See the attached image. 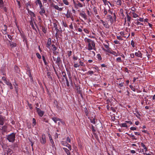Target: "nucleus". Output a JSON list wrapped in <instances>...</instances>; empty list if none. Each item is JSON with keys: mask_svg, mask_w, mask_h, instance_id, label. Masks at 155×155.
Segmentation results:
<instances>
[{"mask_svg": "<svg viewBox=\"0 0 155 155\" xmlns=\"http://www.w3.org/2000/svg\"><path fill=\"white\" fill-rule=\"evenodd\" d=\"M20 35L21 36V38L23 39V41L24 42L25 41V42H27V38L24 35L22 34L21 33H20Z\"/></svg>", "mask_w": 155, "mask_h": 155, "instance_id": "2eb2a0df", "label": "nucleus"}, {"mask_svg": "<svg viewBox=\"0 0 155 155\" xmlns=\"http://www.w3.org/2000/svg\"><path fill=\"white\" fill-rule=\"evenodd\" d=\"M74 66L75 68H77L78 67H79L80 66V64H78V63H76L75 62H74Z\"/></svg>", "mask_w": 155, "mask_h": 155, "instance_id": "ea45409f", "label": "nucleus"}, {"mask_svg": "<svg viewBox=\"0 0 155 155\" xmlns=\"http://www.w3.org/2000/svg\"><path fill=\"white\" fill-rule=\"evenodd\" d=\"M91 129L92 132L94 133H94L96 131V130L94 129V127L93 126V125H91Z\"/></svg>", "mask_w": 155, "mask_h": 155, "instance_id": "c03bdc74", "label": "nucleus"}, {"mask_svg": "<svg viewBox=\"0 0 155 155\" xmlns=\"http://www.w3.org/2000/svg\"><path fill=\"white\" fill-rule=\"evenodd\" d=\"M84 41L87 45V49L88 50L90 51L92 49L96 50L95 43L94 41L87 38H84Z\"/></svg>", "mask_w": 155, "mask_h": 155, "instance_id": "f257e3e1", "label": "nucleus"}, {"mask_svg": "<svg viewBox=\"0 0 155 155\" xmlns=\"http://www.w3.org/2000/svg\"><path fill=\"white\" fill-rule=\"evenodd\" d=\"M66 146L70 150H71V146L69 144L67 143Z\"/></svg>", "mask_w": 155, "mask_h": 155, "instance_id": "3c124183", "label": "nucleus"}, {"mask_svg": "<svg viewBox=\"0 0 155 155\" xmlns=\"http://www.w3.org/2000/svg\"><path fill=\"white\" fill-rule=\"evenodd\" d=\"M119 125L121 127H128L127 125V124L125 122L124 123L119 124Z\"/></svg>", "mask_w": 155, "mask_h": 155, "instance_id": "6ab92c4d", "label": "nucleus"}, {"mask_svg": "<svg viewBox=\"0 0 155 155\" xmlns=\"http://www.w3.org/2000/svg\"><path fill=\"white\" fill-rule=\"evenodd\" d=\"M137 112V114H136V117H137L138 118H140L139 117V116H140L141 115L138 112Z\"/></svg>", "mask_w": 155, "mask_h": 155, "instance_id": "680f3d73", "label": "nucleus"}, {"mask_svg": "<svg viewBox=\"0 0 155 155\" xmlns=\"http://www.w3.org/2000/svg\"><path fill=\"white\" fill-rule=\"evenodd\" d=\"M40 141L42 144H44L46 143V137L45 134H42V137L40 138Z\"/></svg>", "mask_w": 155, "mask_h": 155, "instance_id": "39448f33", "label": "nucleus"}, {"mask_svg": "<svg viewBox=\"0 0 155 155\" xmlns=\"http://www.w3.org/2000/svg\"><path fill=\"white\" fill-rule=\"evenodd\" d=\"M93 9L94 12L96 14H97V9H96V8L95 7H94L93 8Z\"/></svg>", "mask_w": 155, "mask_h": 155, "instance_id": "4d7b16f0", "label": "nucleus"}, {"mask_svg": "<svg viewBox=\"0 0 155 155\" xmlns=\"http://www.w3.org/2000/svg\"><path fill=\"white\" fill-rule=\"evenodd\" d=\"M63 1L64 4L65 5H69V2L67 0H63Z\"/></svg>", "mask_w": 155, "mask_h": 155, "instance_id": "a19ab883", "label": "nucleus"}, {"mask_svg": "<svg viewBox=\"0 0 155 155\" xmlns=\"http://www.w3.org/2000/svg\"><path fill=\"white\" fill-rule=\"evenodd\" d=\"M127 14V21L130 22V21L131 20V17L128 15L127 12H126Z\"/></svg>", "mask_w": 155, "mask_h": 155, "instance_id": "b1692460", "label": "nucleus"}, {"mask_svg": "<svg viewBox=\"0 0 155 155\" xmlns=\"http://www.w3.org/2000/svg\"><path fill=\"white\" fill-rule=\"evenodd\" d=\"M51 73L49 72H48L47 73V76L48 78H50L52 79V78L51 76L50 75Z\"/></svg>", "mask_w": 155, "mask_h": 155, "instance_id": "6e6d98bb", "label": "nucleus"}, {"mask_svg": "<svg viewBox=\"0 0 155 155\" xmlns=\"http://www.w3.org/2000/svg\"><path fill=\"white\" fill-rule=\"evenodd\" d=\"M27 127L28 129H30L31 128V125L30 124L28 123L27 124Z\"/></svg>", "mask_w": 155, "mask_h": 155, "instance_id": "052dcab7", "label": "nucleus"}, {"mask_svg": "<svg viewBox=\"0 0 155 155\" xmlns=\"http://www.w3.org/2000/svg\"><path fill=\"white\" fill-rule=\"evenodd\" d=\"M135 55L136 56L140 58H142V54L140 51H138L137 52L135 53Z\"/></svg>", "mask_w": 155, "mask_h": 155, "instance_id": "9d476101", "label": "nucleus"}, {"mask_svg": "<svg viewBox=\"0 0 155 155\" xmlns=\"http://www.w3.org/2000/svg\"><path fill=\"white\" fill-rule=\"evenodd\" d=\"M5 83L9 87L10 89H13V87L12 84L8 81H6Z\"/></svg>", "mask_w": 155, "mask_h": 155, "instance_id": "f3484780", "label": "nucleus"}, {"mask_svg": "<svg viewBox=\"0 0 155 155\" xmlns=\"http://www.w3.org/2000/svg\"><path fill=\"white\" fill-rule=\"evenodd\" d=\"M52 120L54 121L55 123H56L57 121H60L61 119H60L57 118L56 117H54L52 118Z\"/></svg>", "mask_w": 155, "mask_h": 155, "instance_id": "4be33fe9", "label": "nucleus"}, {"mask_svg": "<svg viewBox=\"0 0 155 155\" xmlns=\"http://www.w3.org/2000/svg\"><path fill=\"white\" fill-rule=\"evenodd\" d=\"M130 87L131 89L133 90L134 91H135L136 90L135 88L134 87L131 85H130L129 86Z\"/></svg>", "mask_w": 155, "mask_h": 155, "instance_id": "de8ad7c7", "label": "nucleus"}, {"mask_svg": "<svg viewBox=\"0 0 155 155\" xmlns=\"http://www.w3.org/2000/svg\"><path fill=\"white\" fill-rule=\"evenodd\" d=\"M103 24L104 26L107 28H109V25L108 23L104 21L103 20H101L100 21Z\"/></svg>", "mask_w": 155, "mask_h": 155, "instance_id": "9b49d317", "label": "nucleus"}, {"mask_svg": "<svg viewBox=\"0 0 155 155\" xmlns=\"http://www.w3.org/2000/svg\"><path fill=\"white\" fill-rule=\"evenodd\" d=\"M66 85L68 87H69L70 86L69 81L68 80L67 78H66Z\"/></svg>", "mask_w": 155, "mask_h": 155, "instance_id": "603ef678", "label": "nucleus"}, {"mask_svg": "<svg viewBox=\"0 0 155 155\" xmlns=\"http://www.w3.org/2000/svg\"><path fill=\"white\" fill-rule=\"evenodd\" d=\"M52 47H53V49H52V50L54 51H55L57 49V47H56L55 45H54V44H53L52 45Z\"/></svg>", "mask_w": 155, "mask_h": 155, "instance_id": "473e14b6", "label": "nucleus"}, {"mask_svg": "<svg viewBox=\"0 0 155 155\" xmlns=\"http://www.w3.org/2000/svg\"><path fill=\"white\" fill-rule=\"evenodd\" d=\"M5 120V117L0 115V125L2 126L4 125Z\"/></svg>", "mask_w": 155, "mask_h": 155, "instance_id": "423d86ee", "label": "nucleus"}, {"mask_svg": "<svg viewBox=\"0 0 155 155\" xmlns=\"http://www.w3.org/2000/svg\"><path fill=\"white\" fill-rule=\"evenodd\" d=\"M36 55L37 57L39 59L41 58V56L40 54L38 53H36Z\"/></svg>", "mask_w": 155, "mask_h": 155, "instance_id": "a18cd8bd", "label": "nucleus"}, {"mask_svg": "<svg viewBox=\"0 0 155 155\" xmlns=\"http://www.w3.org/2000/svg\"><path fill=\"white\" fill-rule=\"evenodd\" d=\"M130 129L132 130H136L137 129V127H131L130 128Z\"/></svg>", "mask_w": 155, "mask_h": 155, "instance_id": "13d9d810", "label": "nucleus"}, {"mask_svg": "<svg viewBox=\"0 0 155 155\" xmlns=\"http://www.w3.org/2000/svg\"><path fill=\"white\" fill-rule=\"evenodd\" d=\"M103 45L105 48H106L107 49H108L109 48L108 44V45H105L104 44H103Z\"/></svg>", "mask_w": 155, "mask_h": 155, "instance_id": "69168bd1", "label": "nucleus"}, {"mask_svg": "<svg viewBox=\"0 0 155 155\" xmlns=\"http://www.w3.org/2000/svg\"><path fill=\"white\" fill-rule=\"evenodd\" d=\"M80 15L85 20H86L87 19L86 15L84 12V13H81L80 14Z\"/></svg>", "mask_w": 155, "mask_h": 155, "instance_id": "412c9836", "label": "nucleus"}, {"mask_svg": "<svg viewBox=\"0 0 155 155\" xmlns=\"http://www.w3.org/2000/svg\"><path fill=\"white\" fill-rule=\"evenodd\" d=\"M35 108L39 116L41 117H42L44 114V112L37 107H36Z\"/></svg>", "mask_w": 155, "mask_h": 155, "instance_id": "20e7f679", "label": "nucleus"}, {"mask_svg": "<svg viewBox=\"0 0 155 155\" xmlns=\"http://www.w3.org/2000/svg\"><path fill=\"white\" fill-rule=\"evenodd\" d=\"M63 149L66 153L67 155H69V154H70V152L69 150L66 148H63Z\"/></svg>", "mask_w": 155, "mask_h": 155, "instance_id": "bb28decb", "label": "nucleus"}, {"mask_svg": "<svg viewBox=\"0 0 155 155\" xmlns=\"http://www.w3.org/2000/svg\"><path fill=\"white\" fill-rule=\"evenodd\" d=\"M7 26L6 25H4V28H3V30L4 31H5V34L6 33V30H7Z\"/></svg>", "mask_w": 155, "mask_h": 155, "instance_id": "49530a36", "label": "nucleus"}, {"mask_svg": "<svg viewBox=\"0 0 155 155\" xmlns=\"http://www.w3.org/2000/svg\"><path fill=\"white\" fill-rule=\"evenodd\" d=\"M131 45L134 48L135 47V43L133 40H132L131 41Z\"/></svg>", "mask_w": 155, "mask_h": 155, "instance_id": "8fccbe9b", "label": "nucleus"}, {"mask_svg": "<svg viewBox=\"0 0 155 155\" xmlns=\"http://www.w3.org/2000/svg\"><path fill=\"white\" fill-rule=\"evenodd\" d=\"M40 11L39 12V13L41 16L43 15V14H45V8H43V6L40 7Z\"/></svg>", "mask_w": 155, "mask_h": 155, "instance_id": "0eeeda50", "label": "nucleus"}, {"mask_svg": "<svg viewBox=\"0 0 155 155\" xmlns=\"http://www.w3.org/2000/svg\"><path fill=\"white\" fill-rule=\"evenodd\" d=\"M125 122H126V124L127 123V124H130V125H131V124H132V123L130 121H127H127H125Z\"/></svg>", "mask_w": 155, "mask_h": 155, "instance_id": "bf43d9fd", "label": "nucleus"}, {"mask_svg": "<svg viewBox=\"0 0 155 155\" xmlns=\"http://www.w3.org/2000/svg\"><path fill=\"white\" fill-rule=\"evenodd\" d=\"M66 140L67 142H68V143H71V140L69 137L67 138Z\"/></svg>", "mask_w": 155, "mask_h": 155, "instance_id": "0e129e2a", "label": "nucleus"}, {"mask_svg": "<svg viewBox=\"0 0 155 155\" xmlns=\"http://www.w3.org/2000/svg\"><path fill=\"white\" fill-rule=\"evenodd\" d=\"M110 109L112 110L114 112H115L116 111V109L114 107H111Z\"/></svg>", "mask_w": 155, "mask_h": 155, "instance_id": "774afa93", "label": "nucleus"}, {"mask_svg": "<svg viewBox=\"0 0 155 155\" xmlns=\"http://www.w3.org/2000/svg\"><path fill=\"white\" fill-rule=\"evenodd\" d=\"M15 134L14 133H12L6 136V139L9 142H13L15 140Z\"/></svg>", "mask_w": 155, "mask_h": 155, "instance_id": "f03ea898", "label": "nucleus"}, {"mask_svg": "<svg viewBox=\"0 0 155 155\" xmlns=\"http://www.w3.org/2000/svg\"><path fill=\"white\" fill-rule=\"evenodd\" d=\"M68 11H67V14L66 15V16L68 18H71V16H72V14L71 13H70L69 12L68 13Z\"/></svg>", "mask_w": 155, "mask_h": 155, "instance_id": "393cba45", "label": "nucleus"}, {"mask_svg": "<svg viewBox=\"0 0 155 155\" xmlns=\"http://www.w3.org/2000/svg\"><path fill=\"white\" fill-rule=\"evenodd\" d=\"M4 7V3L2 0H0V8Z\"/></svg>", "mask_w": 155, "mask_h": 155, "instance_id": "cd10ccee", "label": "nucleus"}, {"mask_svg": "<svg viewBox=\"0 0 155 155\" xmlns=\"http://www.w3.org/2000/svg\"><path fill=\"white\" fill-rule=\"evenodd\" d=\"M62 73L63 77L65 79H66V78H67V77L65 72H63Z\"/></svg>", "mask_w": 155, "mask_h": 155, "instance_id": "09e8293b", "label": "nucleus"}, {"mask_svg": "<svg viewBox=\"0 0 155 155\" xmlns=\"http://www.w3.org/2000/svg\"><path fill=\"white\" fill-rule=\"evenodd\" d=\"M104 50H105L104 49ZM105 51L107 52L110 53V54H111L114 55L115 56L117 57L118 56V54H117V53L115 51H110L109 50H105Z\"/></svg>", "mask_w": 155, "mask_h": 155, "instance_id": "f8f14e48", "label": "nucleus"}, {"mask_svg": "<svg viewBox=\"0 0 155 155\" xmlns=\"http://www.w3.org/2000/svg\"><path fill=\"white\" fill-rule=\"evenodd\" d=\"M90 121L91 123H92L94 124H95L96 123L95 121V119L94 118H93L92 119H90Z\"/></svg>", "mask_w": 155, "mask_h": 155, "instance_id": "72a5a7b5", "label": "nucleus"}, {"mask_svg": "<svg viewBox=\"0 0 155 155\" xmlns=\"http://www.w3.org/2000/svg\"><path fill=\"white\" fill-rule=\"evenodd\" d=\"M80 87H77V93L79 94H82V91L81 90H80Z\"/></svg>", "mask_w": 155, "mask_h": 155, "instance_id": "c756f323", "label": "nucleus"}, {"mask_svg": "<svg viewBox=\"0 0 155 155\" xmlns=\"http://www.w3.org/2000/svg\"><path fill=\"white\" fill-rule=\"evenodd\" d=\"M84 112L85 113V115L87 116H88V111L86 107L85 108V109L84 110Z\"/></svg>", "mask_w": 155, "mask_h": 155, "instance_id": "f704fd0d", "label": "nucleus"}, {"mask_svg": "<svg viewBox=\"0 0 155 155\" xmlns=\"http://www.w3.org/2000/svg\"><path fill=\"white\" fill-rule=\"evenodd\" d=\"M35 3L36 5H39V7L43 6L42 2L41 0H35Z\"/></svg>", "mask_w": 155, "mask_h": 155, "instance_id": "6e6552de", "label": "nucleus"}, {"mask_svg": "<svg viewBox=\"0 0 155 155\" xmlns=\"http://www.w3.org/2000/svg\"><path fill=\"white\" fill-rule=\"evenodd\" d=\"M42 57V59L43 60V61H44V62L45 65L46 66H48V63L46 62L45 57L43 56Z\"/></svg>", "mask_w": 155, "mask_h": 155, "instance_id": "5701e85b", "label": "nucleus"}, {"mask_svg": "<svg viewBox=\"0 0 155 155\" xmlns=\"http://www.w3.org/2000/svg\"><path fill=\"white\" fill-rule=\"evenodd\" d=\"M54 8L58 11H61L62 10V8H59L57 5H54L53 6Z\"/></svg>", "mask_w": 155, "mask_h": 155, "instance_id": "aec40b11", "label": "nucleus"}, {"mask_svg": "<svg viewBox=\"0 0 155 155\" xmlns=\"http://www.w3.org/2000/svg\"><path fill=\"white\" fill-rule=\"evenodd\" d=\"M94 71H89L87 72V74L90 75L91 76L92 75L94 74Z\"/></svg>", "mask_w": 155, "mask_h": 155, "instance_id": "79ce46f5", "label": "nucleus"}, {"mask_svg": "<svg viewBox=\"0 0 155 155\" xmlns=\"http://www.w3.org/2000/svg\"><path fill=\"white\" fill-rule=\"evenodd\" d=\"M137 21H140L141 22H143V18H140L139 19H137Z\"/></svg>", "mask_w": 155, "mask_h": 155, "instance_id": "e2e57ef3", "label": "nucleus"}, {"mask_svg": "<svg viewBox=\"0 0 155 155\" xmlns=\"http://www.w3.org/2000/svg\"><path fill=\"white\" fill-rule=\"evenodd\" d=\"M103 2H104V4L105 5H107V4L106 3L107 2H108V3H109L110 5H111V3H110V2H108V1H107V0H102Z\"/></svg>", "mask_w": 155, "mask_h": 155, "instance_id": "c9c22d12", "label": "nucleus"}, {"mask_svg": "<svg viewBox=\"0 0 155 155\" xmlns=\"http://www.w3.org/2000/svg\"><path fill=\"white\" fill-rule=\"evenodd\" d=\"M42 30L44 33L46 34L47 33V29L45 28H43Z\"/></svg>", "mask_w": 155, "mask_h": 155, "instance_id": "864d4df0", "label": "nucleus"}, {"mask_svg": "<svg viewBox=\"0 0 155 155\" xmlns=\"http://www.w3.org/2000/svg\"><path fill=\"white\" fill-rule=\"evenodd\" d=\"M48 136L49 137V139L50 140V141L51 143L52 146H54V142L53 140V139L51 136V135H50V134H48Z\"/></svg>", "mask_w": 155, "mask_h": 155, "instance_id": "a211bd4d", "label": "nucleus"}, {"mask_svg": "<svg viewBox=\"0 0 155 155\" xmlns=\"http://www.w3.org/2000/svg\"><path fill=\"white\" fill-rule=\"evenodd\" d=\"M132 14L133 15V17L134 18H136L138 16V15L135 13H134V12H133Z\"/></svg>", "mask_w": 155, "mask_h": 155, "instance_id": "58836bf2", "label": "nucleus"}, {"mask_svg": "<svg viewBox=\"0 0 155 155\" xmlns=\"http://www.w3.org/2000/svg\"><path fill=\"white\" fill-rule=\"evenodd\" d=\"M8 41L9 42L10 45L11 47H15L16 46V44L15 43H14L12 41H11L9 40Z\"/></svg>", "mask_w": 155, "mask_h": 155, "instance_id": "dca6fc26", "label": "nucleus"}, {"mask_svg": "<svg viewBox=\"0 0 155 155\" xmlns=\"http://www.w3.org/2000/svg\"><path fill=\"white\" fill-rule=\"evenodd\" d=\"M107 18L109 19V20L110 21V23L112 24L114 22V19L110 15H108L107 16Z\"/></svg>", "mask_w": 155, "mask_h": 155, "instance_id": "ddd939ff", "label": "nucleus"}, {"mask_svg": "<svg viewBox=\"0 0 155 155\" xmlns=\"http://www.w3.org/2000/svg\"><path fill=\"white\" fill-rule=\"evenodd\" d=\"M79 60H80L79 61V62L80 64V66H84V63L83 62H81L80 60V59H79Z\"/></svg>", "mask_w": 155, "mask_h": 155, "instance_id": "5fc2aeb1", "label": "nucleus"}, {"mask_svg": "<svg viewBox=\"0 0 155 155\" xmlns=\"http://www.w3.org/2000/svg\"><path fill=\"white\" fill-rule=\"evenodd\" d=\"M116 61L119 62H122V60L121 59V58L118 57L116 59Z\"/></svg>", "mask_w": 155, "mask_h": 155, "instance_id": "4c0bfd02", "label": "nucleus"}, {"mask_svg": "<svg viewBox=\"0 0 155 155\" xmlns=\"http://www.w3.org/2000/svg\"><path fill=\"white\" fill-rule=\"evenodd\" d=\"M84 31L85 33H86L87 34H88L89 33V31L87 29H85V28L84 29Z\"/></svg>", "mask_w": 155, "mask_h": 155, "instance_id": "338daca9", "label": "nucleus"}, {"mask_svg": "<svg viewBox=\"0 0 155 155\" xmlns=\"http://www.w3.org/2000/svg\"><path fill=\"white\" fill-rule=\"evenodd\" d=\"M32 121L33 126V127H34L35 125L36 124V120L35 119L33 118L32 119Z\"/></svg>", "mask_w": 155, "mask_h": 155, "instance_id": "e433bc0d", "label": "nucleus"}, {"mask_svg": "<svg viewBox=\"0 0 155 155\" xmlns=\"http://www.w3.org/2000/svg\"><path fill=\"white\" fill-rule=\"evenodd\" d=\"M53 58L54 61H55V63L57 64L58 66L60 65L62 63V61L60 57H58L57 59L54 56L53 57Z\"/></svg>", "mask_w": 155, "mask_h": 155, "instance_id": "7ed1b4c3", "label": "nucleus"}, {"mask_svg": "<svg viewBox=\"0 0 155 155\" xmlns=\"http://www.w3.org/2000/svg\"><path fill=\"white\" fill-rule=\"evenodd\" d=\"M77 2L78 3V4H77V5L78 6V7H83V5L81 4V3H80L78 1H77Z\"/></svg>", "mask_w": 155, "mask_h": 155, "instance_id": "7c9ffc66", "label": "nucleus"}, {"mask_svg": "<svg viewBox=\"0 0 155 155\" xmlns=\"http://www.w3.org/2000/svg\"><path fill=\"white\" fill-rule=\"evenodd\" d=\"M141 146L143 148V149H145L146 150H147V147L145 145L143 144V143H141Z\"/></svg>", "mask_w": 155, "mask_h": 155, "instance_id": "37998d69", "label": "nucleus"}, {"mask_svg": "<svg viewBox=\"0 0 155 155\" xmlns=\"http://www.w3.org/2000/svg\"><path fill=\"white\" fill-rule=\"evenodd\" d=\"M115 2L117 5H121V0H116Z\"/></svg>", "mask_w": 155, "mask_h": 155, "instance_id": "a878e982", "label": "nucleus"}, {"mask_svg": "<svg viewBox=\"0 0 155 155\" xmlns=\"http://www.w3.org/2000/svg\"><path fill=\"white\" fill-rule=\"evenodd\" d=\"M28 13L30 15L31 17H35V14L31 11L29 9H28Z\"/></svg>", "mask_w": 155, "mask_h": 155, "instance_id": "4468645a", "label": "nucleus"}, {"mask_svg": "<svg viewBox=\"0 0 155 155\" xmlns=\"http://www.w3.org/2000/svg\"><path fill=\"white\" fill-rule=\"evenodd\" d=\"M97 57L99 61H101L102 59V58L100 54H97Z\"/></svg>", "mask_w": 155, "mask_h": 155, "instance_id": "2f4dec72", "label": "nucleus"}, {"mask_svg": "<svg viewBox=\"0 0 155 155\" xmlns=\"http://www.w3.org/2000/svg\"><path fill=\"white\" fill-rule=\"evenodd\" d=\"M51 40L50 38H49L48 39V42L47 44L46 45V46L47 48H50V47L51 45Z\"/></svg>", "mask_w": 155, "mask_h": 155, "instance_id": "1a4fd4ad", "label": "nucleus"}, {"mask_svg": "<svg viewBox=\"0 0 155 155\" xmlns=\"http://www.w3.org/2000/svg\"><path fill=\"white\" fill-rule=\"evenodd\" d=\"M30 25H31L32 28L35 30L36 31V29L35 28L34 26L33 22H32V21H30Z\"/></svg>", "mask_w": 155, "mask_h": 155, "instance_id": "c85d7f7f", "label": "nucleus"}]
</instances>
